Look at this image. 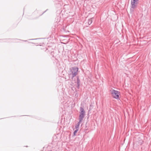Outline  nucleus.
<instances>
[{"label": "nucleus", "mask_w": 151, "mask_h": 151, "mask_svg": "<svg viewBox=\"0 0 151 151\" xmlns=\"http://www.w3.org/2000/svg\"><path fill=\"white\" fill-rule=\"evenodd\" d=\"M78 68L76 67L70 68V73L68 74V78L67 80H70V78L73 79V78L78 74Z\"/></svg>", "instance_id": "1"}, {"label": "nucleus", "mask_w": 151, "mask_h": 151, "mask_svg": "<svg viewBox=\"0 0 151 151\" xmlns=\"http://www.w3.org/2000/svg\"><path fill=\"white\" fill-rule=\"evenodd\" d=\"M78 130V129H76L74 131V135H75V134L77 132Z\"/></svg>", "instance_id": "10"}, {"label": "nucleus", "mask_w": 151, "mask_h": 151, "mask_svg": "<svg viewBox=\"0 0 151 151\" xmlns=\"http://www.w3.org/2000/svg\"><path fill=\"white\" fill-rule=\"evenodd\" d=\"M54 51H53V52H51V53H50V54L53 57H55V56L54 55Z\"/></svg>", "instance_id": "9"}, {"label": "nucleus", "mask_w": 151, "mask_h": 151, "mask_svg": "<svg viewBox=\"0 0 151 151\" xmlns=\"http://www.w3.org/2000/svg\"><path fill=\"white\" fill-rule=\"evenodd\" d=\"M36 39H33V40H35ZM32 39H30V40H31Z\"/></svg>", "instance_id": "12"}, {"label": "nucleus", "mask_w": 151, "mask_h": 151, "mask_svg": "<svg viewBox=\"0 0 151 151\" xmlns=\"http://www.w3.org/2000/svg\"><path fill=\"white\" fill-rule=\"evenodd\" d=\"M110 91H111V94L112 95V96L114 98L116 99L119 98V95L120 94L119 92L114 89Z\"/></svg>", "instance_id": "4"}, {"label": "nucleus", "mask_w": 151, "mask_h": 151, "mask_svg": "<svg viewBox=\"0 0 151 151\" xmlns=\"http://www.w3.org/2000/svg\"><path fill=\"white\" fill-rule=\"evenodd\" d=\"M45 12H43V14H43V13H44Z\"/></svg>", "instance_id": "13"}, {"label": "nucleus", "mask_w": 151, "mask_h": 151, "mask_svg": "<svg viewBox=\"0 0 151 151\" xmlns=\"http://www.w3.org/2000/svg\"><path fill=\"white\" fill-rule=\"evenodd\" d=\"M67 79V78H65V79L66 81H67V79Z\"/></svg>", "instance_id": "11"}, {"label": "nucleus", "mask_w": 151, "mask_h": 151, "mask_svg": "<svg viewBox=\"0 0 151 151\" xmlns=\"http://www.w3.org/2000/svg\"><path fill=\"white\" fill-rule=\"evenodd\" d=\"M47 50V49L46 47H44L43 48H41V50H40V53H42L44 52H45Z\"/></svg>", "instance_id": "6"}, {"label": "nucleus", "mask_w": 151, "mask_h": 151, "mask_svg": "<svg viewBox=\"0 0 151 151\" xmlns=\"http://www.w3.org/2000/svg\"><path fill=\"white\" fill-rule=\"evenodd\" d=\"M77 81L76 82H75V83H76L77 85V88L78 89H79V86L80 85V80L79 79V77L78 76L77 77Z\"/></svg>", "instance_id": "5"}, {"label": "nucleus", "mask_w": 151, "mask_h": 151, "mask_svg": "<svg viewBox=\"0 0 151 151\" xmlns=\"http://www.w3.org/2000/svg\"><path fill=\"white\" fill-rule=\"evenodd\" d=\"M93 17L88 19V25H90L92 23V19H93Z\"/></svg>", "instance_id": "8"}, {"label": "nucleus", "mask_w": 151, "mask_h": 151, "mask_svg": "<svg viewBox=\"0 0 151 151\" xmlns=\"http://www.w3.org/2000/svg\"><path fill=\"white\" fill-rule=\"evenodd\" d=\"M80 115L79 116V119L80 120V121H82L83 118L84 117L85 115V111L82 107H80Z\"/></svg>", "instance_id": "3"}, {"label": "nucleus", "mask_w": 151, "mask_h": 151, "mask_svg": "<svg viewBox=\"0 0 151 151\" xmlns=\"http://www.w3.org/2000/svg\"><path fill=\"white\" fill-rule=\"evenodd\" d=\"M82 121H80V120H79V121L78 123H77L76 125L75 126V128L76 129H78V128L79 126L80 125V124L82 122Z\"/></svg>", "instance_id": "7"}, {"label": "nucleus", "mask_w": 151, "mask_h": 151, "mask_svg": "<svg viewBox=\"0 0 151 151\" xmlns=\"http://www.w3.org/2000/svg\"><path fill=\"white\" fill-rule=\"evenodd\" d=\"M138 1L136 0H131V6L130 10L132 12L134 11V9L136 8L138 4Z\"/></svg>", "instance_id": "2"}]
</instances>
